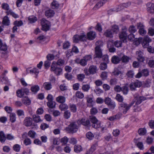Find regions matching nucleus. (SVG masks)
<instances>
[{
  "mask_svg": "<svg viewBox=\"0 0 154 154\" xmlns=\"http://www.w3.org/2000/svg\"><path fill=\"white\" fill-rule=\"evenodd\" d=\"M56 103L53 100L48 101L47 103V106L50 109H53L55 107Z\"/></svg>",
  "mask_w": 154,
  "mask_h": 154,
  "instance_id": "bb28decb",
  "label": "nucleus"
},
{
  "mask_svg": "<svg viewBox=\"0 0 154 154\" xmlns=\"http://www.w3.org/2000/svg\"><path fill=\"white\" fill-rule=\"evenodd\" d=\"M75 95L79 98L82 99L84 97L83 94L80 91H77L75 93Z\"/></svg>",
  "mask_w": 154,
  "mask_h": 154,
  "instance_id": "69168bd1",
  "label": "nucleus"
},
{
  "mask_svg": "<svg viewBox=\"0 0 154 154\" xmlns=\"http://www.w3.org/2000/svg\"><path fill=\"white\" fill-rule=\"evenodd\" d=\"M98 112V110L97 108L94 107L91 108L90 109V114L92 115H95Z\"/></svg>",
  "mask_w": 154,
  "mask_h": 154,
  "instance_id": "0e129e2a",
  "label": "nucleus"
},
{
  "mask_svg": "<svg viewBox=\"0 0 154 154\" xmlns=\"http://www.w3.org/2000/svg\"><path fill=\"white\" fill-rule=\"evenodd\" d=\"M71 115L70 112L69 110H67L64 113V118L66 119H68L70 118Z\"/></svg>",
  "mask_w": 154,
  "mask_h": 154,
  "instance_id": "5fc2aeb1",
  "label": "nucleus"
},
{
  "mask_svg": "<svg viewBox=\"0 0 154 154\" xmlns=\"http://www.w3.org/2000/svg\"><path fill=\"white\" fill-rule=\"evenodd\" d=\"M137 27L139 29L138 32L140 35L143 36L146 34V31L144 29V26L140 22L137 24Z\"/></svg>",
  "mask_w": 154,
  "mask_h": 154,
  "instance_id": "6e6552de",
  "label": "nucleus"
},
{
  "mask_svg": "<svg viewBox=\"0 0 154 154\" xmlns=\"http://www.w3.org/2000/svg\"><path fill=\"white\" fill-rule=\"evenodd\" d=\"M113 34L111 29H106L103 34L106 37L109 38H112L113 37Z\"/></svg>",
  "mask_w": 154,
  "mask_h": 154,
  "instance_id": "a211bd4d",
  "label": "nucleus"
},
{
  "mask_svg": "<svg viewBox=\"0 0 154 154\" xmlns=\"http://www.w3.org/2000/svg\"><path fill=\"white\" fill-rule=\"evenodd\" d=\"M29 72L30 73L34 74L37 77L39 73V71L36 68L34 67L30 70Z\"/></svg>",
  "mask_w": 154,
  "mask_h": 154,
  "instance_id": "37998d69",
  "label": "nucleus"
},
{
  "mask_svg": "<svg viewBox=\"0 0 154 154\" xmlns=\"http://www.w3.org/2000/svg\"><path fill=\"white\" fill-rule=\"evenodd\" d=\"M87 38L86 35L82 33L80 35L76 34L74 35L73 38V42L78 43L79 42H85L86 41Z\"/></svg>",
  "mask_w": 154,
  "mask_h": 154,
  "instance_id": "7ed1b4c3",
  "label": "nucleus"
},
{
  "mask_svg": "<svg viewBox=\"0 0 154 154\" xmlns=\"http://www.w3.org/2000/svg\"><path fill=\"white\" fill-rule=\"evenodd\" d=\"M86 136L87 138L89 140H92L94 137L93 134L90 131L88 132L86 134Z\"/></svg>",
  "mask_w": 154,
  "mask_h": 154,
  "instance_id": "09e8293b",
  "label": "nucleus"
},
{
  "mask_svg": "<svg viewBox=\"0 0 154 154\" xmlns=\"http://www.w3.org/2000/svg\"><path fill=\"white\" fill-rule=\"evenodd\" d=\"M28 20L30 23H35L37 20V17L34 16L29 17L28 18Z\"/></svg>",
  "mask_w": 154,
  "mask_h": 154,
  "instance_id": "79ce46f5",
  "label": "nucleus"
},
{
  "mask_svg": "<svg viewBox=\"0 0 154 154\" xmlns=\"http://www.w3.org/2000/svg\"><path fill=\"white\" fill-rule=\"evenodd\" d=\"M2 24L5 26H8L10 25V20L7 16H5L3 18Z\"/></svg>",
  "mask_w": 154,
  "mask_h": 154,
  "instance_id": "aec40b11",
  "label": "nucleus"
},
{
  "mask_svg": "<svg viewBox=\"0 0 154 154\" xmlns=\"http://www.w3.org/2000/svg\"><path fill=\"white\" fill-rule=\"evenodd\" d=\"M86 38L89 40H94L96 37V32L92 31L88 32L87 34Z\"/></svg>",
  "mask_w": 154,
  "mask_h": 154,
  "instance_id": "4468645a",
  "label": "nucleus"
},
{
  "mask_svg": "<svg viewBox=\"0 0 154 154\" xmlns=\"http://www.w3.org/2000/svg\"><path fill=\"white\" fill-rule=\"evenodd\" d=\"M107 64L105 62L101 63L100 66V68L101 70H104L107 68Z\"/></svg>",
  "mask_w": 154,
  "mask_h": 154,
  "instance_id": "052dcab7",
  "label": "nucleus"
},
{
  "mask_svg": "<svg viewBox=\"0 0 154 154\" xmlns=\"http://www.w3.org/2000/svg\"><path fill=\"white\" fill-rule=\"evenodd\" d=\"M69 108L71 112L75 113L77 111V107L75 105L73 104H70Z\"/></svg>",
  "mask_w": 154,
  "mask_h": 154,
  "instance_id": "e433bc0d",
  "label": "nucleus"
},
{
  "mask_svg": "<svg viewBox=\"0 0 154 154\" xmlns=\"http://www.w3.org/2000/svg\"><path fill=\"white\" fill-rule=\"evenodd\" d=\"M87 105L89 107H91L93 106V100L92 97L86 98Z\"/></svg>",
  "mask_w": 154,
  "mask_h": 154,
  "instance_id": "cd10ccee",
  "label": "nucleus"
},
{
  "mask_svg": "<svg viewBox=\"0 0 154 154\" xmlns=\"http://www.w3.org/2000/svg\"><path fill=\"white\" fill-rule=\"evenodd\" d=\"M54 14V11L51 9L46 11L45 12V15L48 18L53 17Z\"/></svg>",
  "mask_w": 154,
  "mask_h": 154,
  "instance_id": "6ab92c4d",
  "label": "nucleus"
},
{
  "mask_svg": "<svg viewBox=\"0 0 154 154\" xmlns=\"http://www.w3.org/2000/svg\"><path fill=\"white\" fill-rule=\"evenodd\" d=\"M79 123L85 126L86 128H89L91 126L89 120L86 118H82L79 120Z\"/></svg>",
  "mask_w": 154,
  "mask_h": 154,
  "instance_id": "1a4fd4ad",
  "label": "nucleus"
},
{
  "mask_svg": "<svg viewBox=\"0 0 154 154\" xmlns=\"http://www.w3.org/2000/svg\"><path fill=\"white\" fill-rule=\"evenodd\" d=\"M82 147L80 145H75L74 146V151L75 152L78 153L82 151Z\"/></svg>",
  "mask_w": 154,
  "mask_h": 154,
  "instance_id": "2f4dec72",
  "label": "nucleus"
},
{
  "mask_svg": "<svg viewBox=\"0 0 154 154\" xmlns=\"http://www.w3.org/2000/svg\"><path fill=\"white\" fill-rule=\"evenodd\" d=\"M145 97L143 96H140L136 99L137 101L135 103L136 105H138L140 104L143 101L145 100Z\"/></svg>",
  "mask_w": 154,
  "mask_h": 154,
  "instance_id": "72a5a7b5",
  "label": "nucleus"
},
{
  "mask_svg": "<svg viewBox=\"0 0 154 154\" xmlns=\"http://www.w3.org/2000/svg\"><path fill=\"white\" fill-rule=\"evenodd\" d=\"M151 41V39L147 36H145L143 38L142 45L144 48H147L149 45V42Z\"/></svg>",
  "mask_w": 154,
  "mask_h": 154,
  "instance_id": "9b49d317",
  "label": "nucleus"
},
{
  "mask_svg": "<svg viewBox=\"0 0 154 154\" xmlns=\"http://www.w3.org/2000/svg\"><path fill=\"white\" fill-rule=\"evenodd\" d=\"M64 63L65 61L64 60L59 59L57 60L56 63L55 64L57 65V66H62L64 65Z\"/></svg>",
  "mask_w": 154,
  "mask_h": 154,
  "instance_id": "4d7b16f0",
  "label": "nucleus"
},
{
  "mask_svg": "<svg viewBox=\"0 0 154 154\" xmlns=\"http://www.w3.org/2000/svg\"><path fill=\"white\" fill-rule=\"evenodd\" d=\"M116 99L119 102L122 103L124 100V98L123 97L121 96L120 94H117L116 97Z\"/></svg>",
  "mask_w": 154,
  "mask_h": 154,
  "instance_id": "de8ad7c7",
  "label": "nucleus"
},
{
  "mask_svg": "<svg viewBox=\"0 0 154 154\" xmlns=\"http://www.w3.org/2000/svg\"><path fill=\"white\" fill-rule=\"evenodd\" d=\"M119 38L123 42H126L128 37V33L126 31H121L119 34Z\"/></svg>",
  "mask_w": 154,
  "mask_h": 154,
  "instance_id": "9d476101",
  "label": "nucleus"
},
{
  "mask_svg": "<svg viewBox=\"0 0 154 154\" xmlns=\"http://www.w3.org/2000/svg\"><path fill=\"white\" fill-rule=\"evenodd\" d=\"M97 67L96 66L94 65H91L88 69V71L87 69H84V72L86 75H88L89 73L90 74H94L97 72Z\"/></svg>",
  "mask_w": 154,
  "mask_h": 154,
  "instance_id": "0eeeda50",
  "label": "nucleus"
},
{
  "mask_svg": "<svg viewBox=\"0 0 154 154\" xmlns=\"http://www.w3.org/2000/svg\"><path fill=\"white\" fill-rule=\"evenodd\" d=\"M56 101L59 103H64L66 101V98L63 96H59L57 97Z\"/></svg>",
  "mask_w": 154,
  "mask_h": 154,
  "instance_id": "c756f323",
  "label": "nucleus"
},
{
  "mask_svg": "<svg viewBox=\"0 0 154 154\" xmlns=\"http://www.w3.org/2000/svg\"><path fill=\"white\" fill-rule=\"evenodd\" d=\"M136 145L140 149L143 150L144 149V146L142 142H139L136 144Z\"/></svg>",
  "mask_w": 154,
  "mask_h": 154,
  "instance_id": "bf43d9fd",
  "label": "nucleus"
},
{
  "mask_svg": "<svg viewBox=\"0 0 154 154\" xmlns=\"http://www.w3.org/2000/svg\"><path fill=\"white\" fill-rule=\"evenodd\" d=\"M23 123L26 127L31 126L32 124V119L30 117H26L24 119Z\"/></svg>",
  "mask_w": 154,
  "mask_h": 154,
  "instance_id": "2eb2a0df",
  "label": "nucleus"
},
{
  "mask_svg": "<svg viewBox=\"0 0 154 154\" xmlns=\"http://www.w3.org/2000/svg\"><path fill=\"white\" fill-rule=\"evenodd\" d=\"M134 82V86L135 87H136V88H140L142 85L141 82L137 79L136 80L135 82Z\"/></svg>",
  "mask_w": 154,
  "mask_h": 154,
  "instance_id": "603ef678",
  "label": "nucleus"
},
{
  "mask_svg": "<svg viewBox=\"0 0 154 154\" xmlns=\"http://www.w3.org/2000/svg\"><path fill=\"white\" fill-rule=\"evenodd\" d=\"M16 119V115L14 113H11L10 116V120L12 123L14 122Z\"/></svg>",
  "mask_w": 154,
  "mask_h": 154,
  "instance_id": "58836bf2",
  "label": "nucleus"
},
{
  "mask_svg": "<svg viewBox=\"0 0 154 154\" xmlns=\"http://www.w3.org/2000/svg\"><path fill=\"white\" fill-rule=\"evenodd\" d=\"M68 106L66 104L61 103L59 106V108L61 111H63L68 108Z\"/></svg>",
  "mask_w": 154,
  "mask_h": 154,
  "instance_id": "a18cd8bd",
  "label": "nucleus"
},
{
  "mask_svg": "<svg viewBox=\"0 0 154 154\" xmlns=\"http://www.w3.org/2000/svg\"><path fill=\"white\" fill-rule=\"evenodd\" d=\"M26 99H22V101L23 103L26 105H29L30 104L31 101L27 97H25Z\"/></svg>",
  "mask_w": 154,
  "mask_h": 154,
  "instance_id": "4c0bfd02",
  "label": "nucleus"
},
{
  "mask_svg": "<svg viewBox=\"0 0 154 154\" xmlns=\"http://www.w3.org/2000/svg\"><path fill=\"white\" fill-rule=\"evenodd\" d=\"M134 71L132 70L128 71L126 74L128 78L129 79L133 78L134 75Z\"/></svg>",
  "mask_w": 154,
  "mask_h": 154,
  "instance_id": "c9c22d12",
  "label": "nucleus"
},
{
  "mask_svg": "<svg viewBox=\"0 0 154 154\" xmlns=\"http://www.w3.org/2000/svg\"><path fill=\"white\" fill-rule=\"evenodd\" d=\"M2 8L6 11H8L10 7L9 6L7 3H4L2 5Z\"/></svg>",
  "mask_w": 154,
  "mask_h": 154,
  "instance_id": "13d9d810",
  "label": "nucleus"
},
{
  "mask_svg": "<svg viewBox=\"0 0 154 154\" xmlns=\"http://www.w3.org/2000/svg\"><path fill=\"white\" fill-rule=\"evenodd\" d=\"M60 6V4L58 2L55 0H53L51 4V7L53 9H57Z\"/></svg>",
  "mask_w": 154,
  "mask_h": 154,
  "instance_id": "b1692460",
  "label": "nucleus"
},
{
  "mask_svg": "<svg viewBox=\"0 0 154 154\" xmlns=\"http://www.w3.org/2000/svg\"><path fill=\"white\" fill-rule=\"evenodd\" d=\"M134 103V102H131L129 104H127L124 102H122L119 103V108L123 114H126Z\"/></svg>",
  "mask_w": 154,
  "mask_h": 154,
  "instance_id": "f257e3e1",
  "label": "nucleus"
},
{
  "mask_svg": "<svg viewBox=\"0 0 154 154\" xmlns=\"http://www.w3.org/2000/svg\"><path fill=\"white\" fill-rule=\"evenodd\" d=\"M108 0H101L97 3L93 8V10H95L98 9L103 4H105Z\"/></svg>",
  "mask_w": 154,
  "mask_h": 154,
  "instance_id": "dca6fc26",
  "label": "nucleus"
},
{
  "mask_svg": "<svg viewBox=\"0 0 154 154\" xmlns=\"http://www.w3.org/2000/svg\"><path fill=\"white\" fill-rule=\"evenodd\" d=\"M137 53V54H138L137 59L138 61L139 62H143L145 60V58L143 56V53L141 51H139L138 54Z\"/></svg>",
  "mask_w": 154,
  "mask_h": 154,
  "instance_id": "4be33fe9",
  "label": "nucleus"
},
{
  "mask_svg": "<svg viewBox=\"0 0 154 154\" xmlns=\"http://www.w3.org/2000/svg\"><path fill=\"white\" fill-rule=\"evenodd\" d=\"M41 25L42 30L46 32L49 30L51 26L50 22L44 19H42Z\"/></svg>",
  "mask_w": 154,
  "mask_h": 154,
  "instance_id": "423d86ee",
  "label": "nucleus"
},
{
  "mask_svg": "<svg viewBox=\"0 0 154 154\" xmlns=\"http://www.w3.org/2000/svg\"><path fill=\"white\" fill-rule=\"evenodd\" d=\"M6 140V136L3 131H0V142L4 143Z\"/></svg>",
  "mask_w": 154,
  "mask_h": 154,
  "instance_id": "5701e85b",
  "label": "nucleus"
},
{
  "mask_svg": "<svg viewBox=\"0 0 154 154\" xmlns=\"http://www.w3.org/2000/svg\"><path fill=\"white\" fill-rule=\"evenodd\" d=\"M13 148L14 151L16 152H19L20 149V146L19 144H16L14 145Z\"/></svg>",
  "mask_w": 154,
  "mask_h": 154,
  "instance_id": "338daca9",
  "label": "nucleus"
},
{
  "mask_svg": "<svg viewBox=\"0 0 154 154\" xmlns=\"http://www.w3.org/2000/svg\"><path fill=\"white\" fill-rule=\"evenodd\" d=\"M36 133L35 132L32 130H30L28 132V135L29 137L32 138L35 137Z\"/></svg>",
  "mask_w": 154,
  "mask_h": 154,
  "instance_id": "864d4df0",
  "label": "nucleus"
},
{
  "mask_svg": "<svg viewBox=\"0 0 154 154\" xmlns=\"http://www.w3.org/2000/svg\"><path fill=\"white\" fill-rule=\"evenodd\" d=\"M129 57L126 55H123L121 58V59L123 63H127L129 60Z\"/></svg>",
  "mask_w": 154,
  "mask_h": 154,
  "instance_id": "e2e57ef3",
  "label": "nucleus"
},
{
  "mask_svg": "<svg viewBox=\"0 0 154 154\" xmlns=\"http://www.w3.org/2000/svg\"><path fill=\"white\" fill-rule=\"evenodd\" d=\"M65 130L69 133H73L76 132L78 130V126L75 122H72L65 128Z\"/></svg>",
  "mask_w": 154,
  "mask_h": 154,
  "instance_id": "39448f33",
  "label": "nucleus"
},
{
  "mask_svg": "<svg viewBox=\"0 0 154 154\" xmlns=\"http://www.w3.org/2000/svg\"><path fill=\"white\" fill-rule=\"evenodd\" d=\"M98 145L97 143H95L93 144L89 149L86 151V154H92V153L96 150V147Z\"/></svg>",
  "mask_w": 154,
  "mask_h": 154,
  "instance_id": "f3484780",
  "label": "nucleus"
},
{
  "mask_svg": "<svg viewBox=\"0 0 154 154\" xmlns=\"http://www.w3.org/2000/svg\"><path fill=\"white\" fill-rule=\"evenodd\" d=\"M141 72L142 75L144 77H147L149 75V71L147 69H142Z\"/></svg>",
  "mask_w": 154,
  "mask_h": 154,
  "instance_id": "49530a36",
  "label": "nucleus"
},
{
  "mask_svg": "<svg viewBox=\"0 0 154 154\" xmlns=\"http://www.w3.org/2000/svg\"><path fill=\"white\" fill-rule=\"evenodd\" d=\"M70 46V43L68 41H65L63 43V49H68Z\"/></svg>",
  "mask_w": 154,
  "mask_h": 154,
  "instance_id": "6e6d98bb",
  "label": "nucleus"
},
{
  "mask_svg": "<svg viewBox=\"0 0 154 154\" xmlns=\"http://www.w3.org/2000/svg\"><path fill=\"white\" fill-rule=\"evenodd\" d=\"M123 94L125 95L127 94L129 91V88L128 86L125 85L122 87V91Z\"/></svg>",
  "mask_w": 154,
  "mask_h": 154,
  "instance_id": "f704fd0d",
  "label": "nucleus"
},
{
  "mask_svg": "<svg viewBox=\"0 0 154 154\" xmlns=\"http://www.w3.org/2000/svg\"><path fill=\"white\" fill-rule=\"evenodd\" d=\"M111 29L113 33L117 34L119 31V28L118 25H115L112 26Z\"/></svg>",
  "mask_w": 154,
  "mask_h": 154,
  "instance_id": "ea45409f",
  "label": "nucleus"
},
{
  "mask_svg": "<svg viewBox=\"0 0 154 154\" xmlns=\"http://www.w3.org/2000/svg\"><path fill=\"white\" fill-rule=\"evenodd\" d=\"M43 85L45 89L46 90H50L52 88V85L50 82L44 83Z\"/></svg>",
  "mask_w": 154,
  "mask_h": 154,
  "instance_id": "c85d7f7f",
  "label": "nucleus"
},
{
  "mask_svg": "<svg viewBox=\"0 0 154 154\" xmlns=\"http://www.w3.org/2000/svg\"><path fill=\"white\" fill-rule=\"evenodd\" d=\"M85 78V75L84 74H80L77 75V79L80 82H82Z\"/></svg>",
  "mask_w": 154,
  "mask_h": 154,
  "instance_id": "a19ab883",
  "label": "nucleus"
},
{
  "mask_svg": "<svg viewBox=\"0 0 154 154\" xmlns=\"http://www.w3.org/2000/svg\"><path fill=\"white\" fill-rule=\"evenodd\" d=\"M131 5L130 2H127L125 3H123L119 5L116 9V11H120L125 8H127Z\"/></svg>",
  "mask_w": 154,
  "mask_h": 154,
  "instance_id": "ddd939ff",
  "label": "nucleus"
},
{
  "mask_svg": "<svg viewBox=\"0 0 154 154\" xmlns=\"http://www.w3.org/2000/svg\"><path fill=\"white\" fill-rule=\"evenodd\" d=\"M148 125L149 128L151 129H154V120L151 119L149 121Z\"/></svg>",
  "mask_w": 154,
  "mask_h": 154,
  "instance_id": "774afa93",
  "label": "nucleus"
},
{
  "mask_svg": "<svg viewBox=\"0 0 154 154\" xmlns=\"http://www.w3.org/2000/svg\"><path fill=\"white\" fill-rule=\"evenodd\" d=\"M39 86L37 85H34L31 87L30 90L34 94H36L39 90Z\"/></svg>",
  "mask_w": 154,
  "mask_h": 154,
  "instance_id": "a878e982",
  "label": "nucleus"
},
{
  "mask_svg": "<svg viewBox=\"0 0 154 154\" xmlns=\"http://www.w3.org/2000/svg\"><path fill=\"white\" fill-rule=\"evenodd\" d=\"M137 133L140 136H143L146 134L147 131L145 128H140L138 129Z\"/></svg>",
  "mask_w": 154,
  "mask_h": 154,
  "instance_id": "393cba45",
  "label": "nucleus"
},
{
  "mask_svg": "<svg viewBox=\"0 0 154 154\" xmlns=\"http://www.w3.org/2000/svg\"><path fill=\"white\" fill-rule=\"evenodd\" d=\"M23 24V21L21 20H16L13 23V25L17 27H20L22 26Z\"/></svg>",
  "mask_w": 154,
  "mask_h": 154,
  "instance_id": "8fccbe9b",
  "label": "nucleus"
},
{
  "mask_svg": "<svg viewBox=\"0 0 154 154\" xmlns=\"http://www.w3.org/2000/svg\"><path fill=\"white\" fill-rule=\"evenodd\" d=\"M50 70L57 76L60 75L63 73L62 69L55 64L54 62L52 63Z\"/></svg>",
  "mask_w": 154,
  "mask_h": 154,
  "instance_id": "f03ea898",
  "label": "nucleus"
},
{
  "mask_svg": "<svg viewBox=\"0 0 154 154\" xmlns=\"http://www.w3.org/2000/svg\"><path fill=\"white\" fill-rule=\"evenodd\" d=\"M16 96L18 97H23L24 94L22 89H18L16 91Z\"/></svg>",
  "mask_w": 154,
  "mask_h": 154,
  "instance_id": "473e14b6",
  "label": "nucleus"
},
{
  "mask_svg": "<svg viewBox=\"0 0 154 154\" xmlns=\"http://www.w3.org/2000/svg\"><path fill=\"white\" fill-rule=\"evenodd\" d=\"M121 61V59L117 56H113L111 58V62L114 64L119 63Z\"/></svg>",
  "mask_w": 154,
  "mask_h": 154,
  "instance_id": "412c9836",
  "label": "nucleus"
},
{
  "mask_svg": "<svg viewBox=\"0 0 154 154\" xmlns=\"http://www.w3.org/2000/svg\"><path fill=\"white\" fill-rule=\"evenodd\" d=\"M104 102L110 110H112L115 109L116 106V103L111 98L108 97H105Z\"/></svg>",
  "mask_w": 154,
  "mask_h": 154,
  "instance_id": "20e7f679",
  "label": "nucleus"
},
{
  "mask_svg": "<svg viewBox=\"0 0 154 154\" xmlns=\"http://www.w3.org/2000/svg\"><path fill=\"white\" fill-rule=\"evenodd\" d=\"M112 134L115 137L118 136L120 134V131L118 129H114L113 131Z\"/></svg>",
  "mask_w": 154,
  "mask_h": 154,
  "instance_id": "680f3d73",
  "label": "nucleus"
},
{
  "mask_svg": "<svg viewBox=\"0 0 154 154\" xmlns=\"http://www.w3.org/2000/svg\"><path fill=\"white\" fill-rule=\"evenodd\" d=\"M95 58H101L103 56L102 51L100 47L97 46L95 48Z\"/></svg>",
  "mask_w": 154,
  "mask_h": 154,
  "instance_id": "f8f14e48",
  "label": "nucleus"
},
{
  "mask_svg": "<svg viewBox=\"0 0 154 154\" xmlns=\"http://www.w3.org/2000/svg\"><path fill=\"white\" fill-rule=\"evenodd\" d=\"M128 31L131 33H135L137 31L134 25L130 26L128 29Z\"/></svg>",
  "mask_w": 154,
  "mask_h": 154,
  "instance_id": "3c124183",
  "label": "nucleus"
},
{
  "mask_svg": "<svg viewBox=\"0 0 154 154\" xmlns=\"http://www.w3.org/2000/svg\"><path fill=\"white\" fill-rule=\"evenodd\" d=\"M90 119L91 122L93 124L97 125L98 121L97 118L94 116H91L90 117Z\"/></svg>",
  "mask_w": 154,
  "mask_h": 154,
  "instance_id": "c03bdc74",
  "label": "nucleus"
},
{
  "mask_svg": "<svg viewBox=\"0 0 154 154\" xmlns=\"http://www.w3.org/2000/svg\"><path fill=\"white\" fill-rule=\"evenodd\" d=\"M34 122L36 123H38L42 121V120L41 119L40 117L37 114L33 115L32 116V120Z\"/></svg>",
  "mask_w": 154,
  "mask_h": 154,
  "instance_id": "7c9ffc66",
  "label": "nucleus"
}]
</instances>
